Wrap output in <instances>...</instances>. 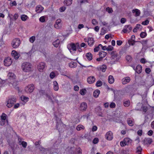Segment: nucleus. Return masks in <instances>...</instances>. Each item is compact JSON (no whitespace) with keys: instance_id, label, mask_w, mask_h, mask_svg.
<instances>
[{"instance_id":"obj_16","label":"nucleus","mask_w":154,"mask_h":154,"mask_svg":"<svg viewBox=\"0 0 154 154\" xmlns=\"http://www.w3.org/2000/svg\"><path fill=\"white\" fill-rule=\"evenodd\" d=\"M132 29L131 27L128 25L125 26H124L123 30V31L124 33H126L129 32Z\"/></svg>"},{"instance_id":"obj_58","label":"nucleus","mask_w":154,"mask_h":154,"mask_svg":"<svg viewBox=\"0 0 154 154\" xmlns=\"http://www.w3.org/2000/svg\"><path fill=\"white\" fill-rule=\"evenodd\" d=\"M126 21V19L125 18H122L120 20L121 23H124Z\"/></svg>"},{"instance_id":"obj_62","label":"nucleus","mask_w":154,"mask_h":154,"mask_svg":"<svg viewBox=\"0 0 154 154\" xmlns=\"http://www.w3.org/2000/svg\"><path fill=\"white\" fill-rule=\"evenodd\" d=\"M74 89L75 91H77L79 90V87L77 85H75L74 87Z\"/></svg>"},{"instance_id":"obj_30","label":"nucleus","mask_w":154,"mask_h":154,"mask_svg":"<svg viewBox=\"0 0 154 154\" xmlns=\"http://www.w3.org/2000/svg\"><path fill=\"white\" fill-rule=\"evenodd\" d=\"M153 114L152 113L148 115L145 117V122H147V119H152L153 118Z\"/></svg>"},{"instance_id":"obj_22","label":"nucleus","mask_w":154,"mask_h":154,"mask_svg":"<svg viewBox=\"0 0 154 154\" xmlns=\"http://www.w3.org/2000/svg\"><path fill=\"white\" fill-rule=\"evenodd\" d=\"M44 9V8L40 5H38L36 7L35 11L38 13L42 12Z\"/></svg>"},{"instance_id":"obj_46","label":"nucleus","mask_w":154,"mask_h":154,"mask_svg":"<svg viewBox=\"0 0 154 154\" xmlns=\"http://www.w3.org/2000/svg\"><path fill=\"white\" fill-rule=\"evenodd\" d=\"M102 84V82L100 81H98L96 83V85L97 87L101 86Z\"/></svg>"},{"instance_id":"obj_5","label":"nucleus","mask_w":154,"mask_h":154,"mask_svg":"<svg viewBox=\"0 0 154 154\" xmlns=\"http://www.w3.org/2000/svg\"><path fill=\"white\" fill-rule=\"evenodd\" d=\"M16 101V100L15 98L9 99L6 102V105L8 107L11 108L13 106Z\"/></svg>"},{"instance_id":"obj_17","label":"nucleus","mask_w":154,"mask_h":154,"mask_svg":"<svg viewBox=\"0 0 154 154\" xmlns=\"http://www.w3.org/2000/svg\"><path fill=\"white\" fill-rule=\"evenodd\" d=\"M95 78L93 76L89 77L87 79L88 82L90 84L93 83L95 82Z\"/></svg>"},{"instance_id":"obj_19","label":"nucleus","mask_w":154,"mask_h":154,"mask_svg":"<svg viewBox=\"0 0 154 154\" xmlns=\"http://www.w3.org/2000/svg\"><path fill=\"white\" fill-rule=\"evenodd\" d=\"M107 69V67L105 65L100 66L97 68V69L99 71L105 72Z\"/></svg>"},{"instance_id":"obj_31","label":"nucleus","mask_w":154,"mask_h":154,"mask_svg":"<svg viewBox=\"0 0 154 154\" xmlns=\"http://www.w3.org/2000/svg\"><path fill=\"white\" fill-rule=\"evenodd\" d=\"M100 91L98 90H96L94 91L93 93L94 96L96 98L98 97L100 94Z\"/></svg>"},{"instance_id":"obj_38","label":"nucleus","mask_w":154,"mask_h":154,"mask_svg":"<svg viewBox=\"0 0 154 154\" xmlns=\"http://www.w3.org/2000/svg\"><path fill=\"white\" fill-rule=\"evenodd\" d=\"M86 92L87 90L85 88L81 89L79 92L80 94L82 95H85L86 93Z\"/></svg>"},{"instance_id":"obj_60","label":"nucleus","mask_w":154,"mask_h":154,"mask_svg":"<svg viewBox=\"0 0 154 154\" xmlns=\"http://www.w3.org/2000/svg\"><path fill=\"white\" fill-rule=\"evenodd\" d=\"M100 46L98 45V47H96L94 49V51L95 52H97L99 50Z\"/></svg>"},{"instance_id":"obj_63","label":"nucleus","mask_w":154,"mask_h":154,"mask_svg":"<svg viewBox=\"0 0 154 154\" xmlns=\"http://www.w3.org/2000/svg\"><path fill=\"white\" fill-rule=\"evenodd\" d=\"M116 43H117V45H118L120 46L122 45V42L121 41L118 40V41H117Z\"/></svg>"},{"instance_id":"obj_39","label":"nucleus","mask_w":154,"mask_h":154,"mask_svg":"<svg viewBox=\"0 0 154 154\" xmlns=\"http://www.w3.org/2000/svg\"><path fill=\"white\" fill-rule=\"evenodd\" d=\"M123 104L124 106H128L130 105V101L129 100H125L123 101Z\"/></svg>"},{"instance_id":"obj_55","label":"nucleus","mask_w":154,"mask_h":154,"mask_svg":"<svg viewBox=\"0 0 154 154\" xmlns=\"http://www.w3.org/2000/svg\"><path fill=\"white\" fill-rule=\"evenodd\" d=\"M149 23V21L148 20H146L145 21H143L142 23V24L144 25H147Z\"/></svg>"},{"instance_id":"obj_1","label":"nucleus","mask_w":154,"mask_h":154,"mask_svg":"<svg viewBox=\"0 0 154 154\" xmlns=\"http://www.w3.org/2000/svg\"><path fill=\"white\" fill-rule=\"evenodd\" d=\"M79 47V44L77 43L75 44L73 43H71L67 45V48L70 52L72 54L75 53V51L77 50V48Z\"/></svg>"},{"instance_id":"obj_8","label":"nucleus","mask_w":154,"mask_h":154,"mask_svg":"<svg viewBox=\"0 0 154 154\" xmlns=\"http://www.w3.org/2000/svg\"><path fill=\"white\" fill-rule=\"evenodd\" d=\"M105 138L108 140H112L113 138L112 133L110 131L107 132L105 135Z\"/></svg>"},{"instance_id":"obj_48","label":"nucleus","mask_w":154,"mask_h":154,"mask_svg":"<svg viewBox=\"0 0 154 154\" xmlns=\"http://www.w3.org/2000/svg\"><path fill=\"white\" fill-rule=\"evenodd\" d=\"M138 30L140 31L142 29L141 25L140 24H137L136 25L135 27Z\"/></svg>"},{"instance_id":"obj_50","label":"nucleus","mask_w":154,"mask_h":154,"mask_svg":"<svg viewBox=\"0 0 154 154\" xmlns=\"http://www.w3.org/2000/svg\"><path fill=\"white\" fill-rule=\"evenodd\" d=\"M39 21L41 22H44L45 21V16H42L39 19Z\"/></svg>"},{"instance_id":"obj_40","label":"nucleus","mask_w":154,"mask_h":154,"mask_svg":"<svg viewBox=\"0 0 154 154\" xmlns=\"http://www.w3.org/2000/svg\"><path fill=\"white\" fill-rule=\"evenodd\" d=\"M21 99L22 100L24 101L25 102H27L28 101V98L25 97L23 96H22L21 97Z\"/></svg>"},{"instance_id":"obj_6","label":"nucleus","mask_w":154,"mask_h":154,"mask_svg":"<svg viewBox=\"0 0 154 154\" xmlns=\"http://www.w3.org/2000/svg\"><path fill=\"white\" fill-rule=\"evenodd\" d=\"M131 142V140L128 138H125L124 140L120 142V145L122 146H124L128 145Z\"/></svg>"},{"instance_id":"obj_59","label":"nucleus","mask_w":154,"mask_h":154,"mask_svg":"<svg viewBox=\"0 0 154 154\" xmlns=\"http://www.w3.org/2000/svg\"><path fill=\"white\" fill-rule=\"evenodd\" d=\"M110 108H114L116 106V104L114 103H111L109 105Z\"/></svg>"},{"instance_id":"obj_12","label":"nucleus","mask_w":154,"mask_h":154,"mask_svg":"<svg viewBox=\"0 0 154 154\" xmlns=\"http://www.w3.org/2000/svg\"><path fill=\"white\" fill-rule=\"evenodd\" d=\"M6 115L5 113H2L1 116V120L0 122V124L1 125H5L6 121L7 120H6Z\"/></svg>"},{"instance_id":"obj_26","label":"nucleus","mask_w":154,"mask_h":154,"mask_svg":"<svg viewBox=\"0 0 154 154\" xmlns=\"http://www.w3.org/2000/svg\"><path fill=\"white\" fill-rule=\"evenodd\" d=\"M135 70L136 72L138 74L141 73L142 71V67L140 65H137Z\"/></svg>"},{"instance_id":"obj_15","label":"nucleus","mask_w":154,"mask_h":154,"mask_svg":"<svg viewBox=\"0 0 154 154\" xmlns=\"http://www.w3.org/2000/svg\"><path fill=\"white\" fill-rule=\"evenodd\" d=\"M8 77L9 80L11 81L15 79L16 76L12 72H9L8 74Z\"/></svg>"},{"instance_id":"obj_41","label":"nucleus","mask_w":154,"mask_h":154,"mask_svg":"<svg viewBox=\"0 0 154 154\" xmlns=\"http://www.w3.org/2000/svg\"><path fill=\"white\" fill-rule=\"evenodd\" d=\"M28 18V17L27 16L24 14L23 15L21 16V19L23 21H25Z\"/></svg>"},{"instance_id":"obj_27","label":"nucleus","mask_w":154,"mask_h":154,"mask_svg":"<svg viewBox=\"0 0 154 154\" xmlns=\"http://www.w3.org/2000/svg\"><path fill=\"white\" fill-rule=\"evenodd\" d=\"M108 81L109 83L110 84H112L114 82V79L113 76L112 75L109 76L108 78Z\"/></svg>"},{"instance_id":"obj_3","label":"nucleus","mask_w":154,"mask_h":154,"mask_svg":"<svg viewBox=\"0 0 154 154\" xmlns=\"http://www.w3.org/2000/svg\"><path fill=\"white\" fill-rule=\"evenodd\" d=\"M46 65L44 62L39 63L37 66V69L38 71L41 72H43L46 68Z\"/></svg>"},{"instance_id":"obj_2","label":"nucleus","mask_w":154,"mask_h":154,"mask_svg":"<svg viewBox=\"0 0 154 154\" xmlns=\"http://www.w3.org/2000/svg\"><path fill=\"white\" fill-rule=\"evenodd\" d=\"M21 67L23 71L25 72H29L32 71V65L29 62L23 63L22 64Z\"/></svg>"},{"instance_id":"obj_49","label":"nucleus","mask_w":154,"mask_h":154,"mask_svg":"<svg viewBox=\"0 0 154 154\" xmlns=\"http://www.w3.org/2000/svg\"><path fill=\"white\" fill-rule=\"evenodd\" d=\"M99 139L97 138H95L94 139L93 141V143L94 144L97 143L99 142Z\"/></svg>"},{"instance_id":"obj_20","label":"nucleus","mask_w":154,"mask_h":154,"mask_svg":"<svg viewBox=\"0 0 154 154\" xmlns=\"http://www.w3.org/2000/svg\"><path fill=\"white\" fill-rule=\"evenodd\" d=\"M130 80L131 79L130 78L128 77H127L122 79V83L123 84L125 85L129 82Z\"/></svg>"},{"instance_id":"obj_35","label":"nucleus","mask_w":154,"mask_h":154,"mask_svg":"<svg viewBox=\"0 0 154 154\" xmlns=\"http://www.w3.org/2000/svg\"><path fill=\"white\" fill-rule=\"evenodd\" d=\"M128 125L130 126H132L134 125V121L130 119H128L127 120Z\"/></svg>"},{"instance_id":"obj_56","label":"nucleus","mask_w":154,"mask_h":154,"mask_svg":"<svg viewBox=\"0 0 154 154\" xmlns=\"http://www.w3.org/2000/svg\"><path fill=\"white\" fill-rule=\"evenodd\" d=\"M66 8L64 7H61L59 9L60 11V12H63L65 10Z\"/></svg>"},{"instance_id":"obj_36","label":"nucleus","mask_w":154,"mask_h":154,"mask_svg":"<svg viewBox=\"0 0 154 154\" xmlns=\"http://www.w3.org/2000/svg\"><path fill=\"white\" fill-rule=\"evenodd\" d=\"M106 53L104 51H102L99 53V56L100 57L103 58L105 57L106 55Z\"/></svg>"},{"instance_id":"obj_7","label":"nucleus","mask_w":154,"mask_h":154,"mask_svg":"<svg viewBox=\"0 0 154 154\" xmlns=\"http://www.w3.org/2000/svg\"><path fill=\"white\" fill-rule=\"evenodd\" d=\"M34 89V87L33 84H31L27 86L25 88V91L27 93H31L32 92Z\"/></svg>"},{"instance_id":"obj_11","label":"nucleus","mask_w":154,"mask_h":154,"mask_svg":"<svg viewBox=\"0 0 154 154\" xmlns=\"http://www.w3.org/2000/svg\"><path fill=\"white\" fill-rule=\"evenodd\" d=\"M61 19H57L55 22L54 25V27L57 29H59L62 27V24L61 23Z\"/></svg>"},{"instance_id":"obj_37","label":"nucleus","mask_w":154,"mask_h":154,"mask_svg":"<svg viewBox=\"0 0 154 154\" xmlns=\"http://www.w3.org/2000/svg\"><path fill=\"white\" fill-rule=\"evenodd\" d=\"M85 129V127L82 125H79L76 127V130L77 131H79L82 129L84 130Z\"/></svg>"},{"instance_id":"obj_13","label":"nucleus","mask_w":154,"mask_h":154,"mask_svg":"<svg viewBox=\"0 0 154 154\" xmlns=\"http://www.w3.org/2000/svg\"><path fill=\"white\" fill-rule=\"evenodd\" d=\"M11 55L16 60L18 59L20 56V54L15 50H13L12 51Z\"/></svg>"},{"instance_id":"obj_14","label":"nucleus","mask_w":154,"mask_h":154,"mask_svg":"<svg viewBox=\"0 0 154 154\" xmlns=\"http://www.w3.org/2000/svg\"><path fill=\"white\" fill-rule=\"evenodd\" d=\"M45 97L46 99L50 100L51 101H52V99L54 98V97L51 92H49V93L45 94Z\"/></svg>"},{"instance_id":"obj_64","label":"nucleus","mask_w":154,"mask_h":154,"mask_svg":"<svg viewBox=\"0 0 154 154\" xmlns=\"http://www.w3.org/2000/svg\"><path fill=\"white\" fill-rule=\"evenodd\" d=\"M140 62L143 63H145L147 61L144 58H142L140 60Z\"/></svg>"},{"instance_id":"obj_47","label":"nucleus","mask_w":154,"mask_h":154,"mask_svg":"<svg viewBox=\"0 0 154 154\" xmlns=\"http://www.w3.org/2000/svg\"><path fill=\"white\" fill-rule=\"evenodd\" d=\"M106 10L109 13H111L113 12V10L112 8H110L109 7H107L106 8Z\"/></svg>"},{"instance_id":"obj_32","label":"nucleus","mask_w":154,"mask_h":154,"mask_svg":"<svg viewBox=\"0 0 154 154\" xmlns=\"http://www.w3.org/2000/svg\"><path fill=\"white\" fill-rule=\"evenodd\" d=\"M19 145H22L23 147L24 148L26 147L27 145V143L26 142L24 141H20L19 139Z\"/></svg>"},{"instance_id":"obj_18","label":"nucleus","mask_w":154,"mask_h":154,"mask_svg":"<svg viewBox=\"0 0 154 154\" xmlns=\"http://www.w3.org/2000/svg\"><path fill=\"white\" fill-rule=\"evenodd\" d=\"M87 108V104L85 102H82L80 105V109L82 111H85Z\"/></svg>"},{"instance_id":"obj_4","label":"nucleus","mask_w":154,"mask_h":154,"mask_svg":"<svg viewBox=\"0 0 154 154\" xmlns=\"http://www.w3.org/2000/svg\"><path fill=\"white\" fill-rule=\"evenodd\" d=\"M20 39L17 38H16L13 40L11 42L12 46L14 48H17L19 47L20 44Z\"/></svg>"},{"instance_id":"obj_54","label":"nucleus","mask_w":154,"mask_h":154,"mask_svg":"<svg viewBox=\"0 0 154 154\" xmlns=\"http://www.w3.org/2000/svg\"><path fill=\"white\" fill-rule=\"evenodd\" d=\"M99 46L103 50H107V47L106 46H103L101 44L99 45Z\"/></svg>"},{"instance_id":"obj_25","label":"nucleus","mask_w":154,"mask_h":154,"mask_svg":"<svg viewBox=\"0 0 154 154\" xmlns=\"http://www.w3.org/2000/svg\"><path fill=\"white\" fill-rule=\"evenodd\" d=\"M87 42L88 45L90 46L93 45L94 43V39L92 38H89Z\"/></svg>"},{"instance_id":"obj_42","label":"nucleus","mask_w":154,"mask_h":154,"mask_svg":"<svg viewBox=\"0 0 154 154\" xmlns=\"http://www.w3.org/2000/svg\"><path fill=\"white\" fill-rule=\"evenodd\" d=\"M35 40V36H31L29 39V41L31 43H33Z\"/></svg>"},{"instance_id":"obj_34","label":"nucleus","mask_w":154,"mask_h":154,"mask_svg":"<svg viewBox=\"0 0 154 154\" xmlns=\"http://www.w3.org/2000/svg\"><path fill=\"white\" fill-rule=\"evenodd\" d=\"M72 2V0H66L64 2V5L67 6L70 5Z\"/></svg>"},{"instance_id":"obj_44","label":"nucleus","mask_w":154,"mask_h":154,"mask_svg":"<svg viewBox=\"0 0 154 154\" xmlns=\"http://www.w3.org/2000/svg\"><path fill=\"white\" fill-rule=\"evenodd\" d=\"M142 150V148L140 146L137 147V148L136 152L138 154H140Z\"/></svg>"},{"instance_id":"obj_29","label":"nucleus","mask_w":154,"mask_h":154,"mask_svg":"<svg viewBox=\"0 0 154 154\" xmlns=\"http://www.w3.org/2000/svg\"><path fill=\"white\" fill-rule=\"evenodd\" d=\"M57 71H53L51 72L49 75V77L51 79H53L56 76Z\"/></svg>"},{"instance_id":"obj_52","label":"nucleus","mask_w":154,"mask_h":154,"mask_svg":"<svg viewBox=\"0 0 154 154\" xmlns=\"http://www.w3.org/2000/svg\"><path fill=\"white\" fill-rule=\"evenodd\" d=\"M92 23L94 25H96L97 24L98 22L96 20L94 19L92 20Z\"/></svg>"},{"instance_id":"obj_24","label":"nucleus","mask_w":154,"mask_h":154,"mask_svg":"<svg viewBox=\"0 0 154 154\" xmlns=\"http://www.w3.org/2000/svg\"><path fill=\"white\" fill-rule=\"evenodd\" d=\"M53 85L54 90L55 91H57L59 89V85L57 82L56 81H54L53 82Z\"/></svg>"},{"instance_id":"obj_33","label":"nucleus","mask_w":154,"mask_h":154,"mask_svg":"<svg viewBox=\"0 0 154 154\" xmlns=\"http://www.w3.org/2000/svg\"><path fill=\"white\" fill-rule=\"evenodd\" d=\"M60 43V40L59 39H57L56 41L53 42V45L56 47H57Z\"/></svg>"},{"instance_id":"obj_43","label":"nucleus","mask_w":154,"mask_h":154,"mask_svg":"<svg viewBox=\"0 0 154 154\" xmlns=\"http://www.w3.org/2000/svg\"><path fill=\"white\" fill-rule=\"evenodd\" d=\"M76 64L75 63L71 62L69 63V67L71 68L74 67L76 66Z\"/></svg>"},{"instance_id":"obj_51","label":"nucleus","mask_w":154,"mask_h":154,"mask_svg":"<svg viewBox=\"0 0 154 154\" xmlns=\"http://www.w3.org/2000/svg\"><path fill=\"white\" fill-rule=\"evenodd\" d=\"M113 49V47L111 45H109L107 47V51H111Z\"/></svg>"},{"instance_id":"obj_10","label":"nucleus","mask_w":154,"mask_h":154,"mask_svg":"<svg viewBox=\"0 0 154 154\" xmlns=\"http://www.w3.org/2000/svg\"><path fill=\"white\" fill-rule=\"evenodd\" d=\"M12 63L11 58L8 57L5 58L4 60V65L6 66H9L11 65Z\"/></svg>"},{"instance_id":"obj_53","label":"nucleus","mask_w":154,"mask_h":154,"mask_svg":"<svg viewBox=\"0 0 154 154\" xmlns=\"http://www.w3.org/2000/svg\"><path fill=\"white\" fill-rule=\"evenodd\" d=\"M145 72L147 74H149L151 71L150 68H146L145 70Z\"/></svg>"},{"instance_id":"obj_23","label":"nucleus","mask_w":154,"mask_h":154,"mask_svg":"<svg viewBox=\"0 0 154 154\" xmlns=\"http://www.w3.org/2000/svg\"><path fill=\"white\" fill-rule=\"evenodd\" d=\"M9 85L11 87H13L14 88H16L17 85V82L15 79L11 81Z\"/></svg>"},{"instance_id":"obj_28","label":"nucleus","mask_w":154,"mask_h":154,"mask_svg":"<svg viewBox=\"0 0 154 154\" xmlns=\"http://www.w3.org/2000/svg\"><path fill=\"white\" fill-rule=\"evenodd\" d=\"M86 56L87 59L88 60H91L92 59V55L90 53H88L86 54Z\"/></svg>"},{"instance_id":"obj_61","label":"nucleus","mask_w":154,"mask_h":154,"mask_svg":"<svg viewBox=\"0 0 154 154\" xmlns=\"http://www.w3.org/2000/svg\"><path fill=\"white\" fill-rule=\"evenodd\" d=\"M131 59V56L128 55L126 57V59L128 61H130Z\"/></svg>"},{"instance_id":"obj_9","label":"nucleus","mask_w":154,"mask_h":154,"mask_svg":"<svg viewBox=\"0 0 154 154\" xmlns=\"http://www.w3.org/2000/svg\"><path fill=\"white\" fill-rule=\"evenodd\" d=\"M112 59L113 61H118L120 58V56L116 52H112Z\"/></svg>"},{"instance_id":"obj_45","label":"nucleus","mask_w":154,"mask_h":154,"mask_svg":"<svg viewBox=\"0 0 154 154\" xmlns=\"http://www.w3.org/2000/svg\"><path fill=\"white\" fill-rule=\"evenodd\" d=\"M147 35L146 33L145 32H142L140 34V36L141 38H143L146 37Z\"/></svg>"},{"instance_id":"obj_21","label":"nucleus","mask_w":154,"mask_h":154,"mask_svg":"<svg viewBox=\"0 0 154 154\" xmlns=\"http://www.w3.org/2000/svg\"><path fill=\"white\" fill-rule=\"evenodd\" d=\"M132 12L134 14L135 16L137 17L140 16V10L137 9H134L132 11Z\"/></svg>"},{"instance_id":"obj_57","label":"nucleus","mask_w":154,"mask_h":154,"mask_svg":"<svg viewBox=\"0 0 154 154\" xmlns=\"http://www.w3.org/2000/svg\"><path fill=\"white\" fill-rule=\"evenodd\" d=\"M97 127L96 126L94 125V126L92 128V131H97Z\"/></svg>"}]
</instances>
